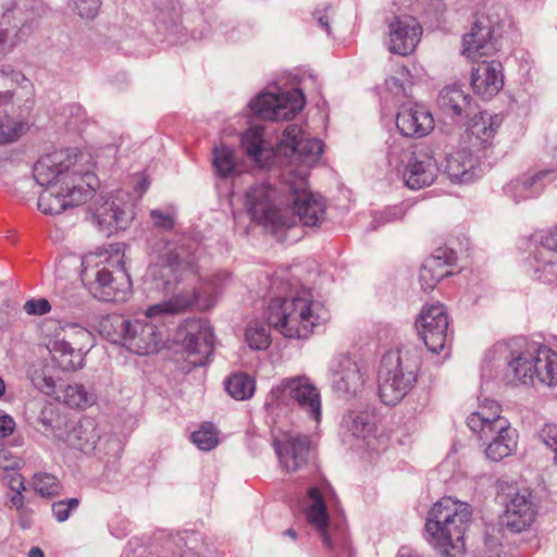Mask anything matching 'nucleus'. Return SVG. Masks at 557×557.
<instances>
[{"mask_svg": "<svg viewBox=\"0 0 557 557\" xmlns=\"http://www.w3.org/2000/svg\"><path fill=\"white\" fill-rule=\"evenodd\" d=\"M191 441L199 449L205 451L213 449L219 443L216 431L211 423H205L198 431L193 432Z\"/></svg>", "mask_w": 557, "mask_h": 557, "instance_id": "nucleus-44", "label": "nucleus"}, {"mask_svg": "<svg viewBox=\"0 0 557 557\" xmlns=\"http://www.w3.org/2000/svg\"><path fill=\"white\" fill-rule=\"evenodd\" d=\"M227 281L228 273L219 272L206 282L201 290L183 289L169 300L150 306L146 311L145 320H122L120 332L123 346L137 355H149L157 351L162 343V332L147 319L178 314L196 302L201 294L207 296L208 301L212 300L221 293Z\"/></svg>", "mask_w": 557, "mask_h": 557, "instance_id": "nucleus-2", "label": "nucleus"}, {"mask_svg": "<svg viewBox=\"0 0 557 557\" xmlns=\"http://www.w3.org/2000/svg\"><path fill=\"white\" fill-rule=\"evenodd\" d=\"M386 83H387V86L391 91H393V92L404 91L403 84L400 83V81L398 78L391 77L386 81Z\"/></svg>", "mask_w": 557, "mask_h": 557, "instance_id": "nucleus-58", "label": "nucleus"}, {"mask_svg": "<svg viewBox=\"0 0 557 557\" xmlns=\"http://www.w3.org/2000/svg\"><path fill=\"white\" fill-rule=\"evenodd\" d=\"M11 503L16 508H21L23 506V496L21 492H17L14 496H12Z\"/></svg>", "mask_w": 557, "mask_h": 557, "instance_id": "nucleus-60", "label": "nucleus"}, {"mask_svg": "<svg viewBox=\"0 0 557 557\" xmlns=\"http://www.w3.org/2000/svg\"><path fill=\"white\" fill-rule=\"evenodd\" d=\"M557 180V173L553 170H542L536 173H525L512 181L505 187V194L516 203L537 197L548 184Z\"/></svg>", "mask_w": 557, "mask_h": 557, "instance_id": "nucleus-29", "label": "nucleus"}, {"mask_svg": "<svg viewBox=\"0 0 557 557\" xmlns=\"http://www.w3.org/2000/svg\"><path fill=\"white\" fill-rule=\"evenodd\" d=\"M422 362V350L413 343H404L387 351L377 371V389L382 403L395 406L414 387Z\"/></svg>", "mask_w": 557, "mask_h": 557, "instance_id": "nucleus-5", "label": "nucleus"}, {"mask_svg": "<svg viewBox=\"0 0 557 557\" xmlns=\"http://www.w3.org/2000/svg\"><path fill=\"white\" fill-rule=\"evenodd\" d=\"M304 92L294 88L282 94L263 92L250 101L253 115L263 120H290L305 107Z\"/></svg>", "mask_w": 557, "mask_h": 557, "instance_id": "nucleus-14", "label": "nucleus"}, {"mask_svg": "<svg viewBox=\"0 0 557 557\" xmlns=\"http://www.w3.org/2000/svg\"><path fill=\"white\" fill-rule=\"evenodd\" d=\"M502 123L503 117L499 114L480 112L471 119L468 129L482 148H486L492 145Z\"/></svg>", "mask_w": 557, "mask_h": 557, "instance_id": "nucleus-35", "label": "nucleus"}, {"mask_svg": "<svg viewBox=\"0 0 557 557\" xmlns=\"http://www.w3.org/2000/svg\"><path fill=\"white\" fill-rule=\"evenodd\" d=\"M27 125L8 117V110L0 109V145L16 140L25 133Z\"/></svg>", "mask_w": 557, "mask_h": 557, "instance_id": "nucleus-41", "label": "nucleus"}, {"mask_svg": "<svg viewBox=\"0 0 557 557\" xmlns=\"http://www.w3.org/2000/svg\"><path fill=\"white\" fill-rule=\"evenodd\" d=\"M225 389L236 400H246L252 397L256 384L255 380L245 373H235L225 381Z\"/></svg>", "mask_w": 557, "mask_h": 557, "instance_id": "nucleus-40", "label": "nucleus"}, {"mask_svg": "<svg viewBox=\"0 0 557 557\" xmlns=\"http://www.w3.org/2000/svg\"><path fill=\"white\" fill-rule=\"evenodd\" d=\"M212 164L218 174L222 178L232 176L236 172L237 158L235 151L225 145L213 148Z\"/></svg>", "mask_w": 557, "mask_h": 557, "instance_id": "nucleus-39", "label": "nucleus"}, {"mask_svg": "<svg viewBox=\"0 0 557 557\" xmlns=\"http://www.w3.org/2000/svg\"><path fill=\"white\" fill-rule=\"evenodd\" d=\"M540 438L555 454L557 453V423H547L540 432Z\"/></svg>", "mask_w": 557, "mask_h": 557, "instance_id": "nucleus-55", "label": "nucleus"}, {"mask_svg": "<svg viewBox=\"0 0 557 557\" xmlns=\"http://www.w3.org/2000/svg\"><path fill=\"white\" fill-rule=\"evenodd\" d=\"M536 343L529 344L524 349L510 351L505 379L507 383L531 384L535 377L534 361L536 357Z\"/></svg>", "mask_w": 557, "mask_h": 557, "instance_id": "nucleus-31", "label": "nucleus"}, {"mask_svg": "<svg viewBox=\"0 0 557 557\" xmlns=\"http://www.w3.org/2000/svg\"><path fill=\"white\" fill-rule=\"evenodd\" d=\"M44 11L42 0H13L0 18V60L30 36Z\"/></svg>", "mask_w": 557, "mask_h": 557, "instance_id": "nucleus-10", "label": "nucleus"}, {"mask_svg": "<svg viewBox=\"0 0 557 557\" xmlns=\"http://www.w3.org/2000/svg\"><path fill=\"white\" fill-rule=\"evenodd\" d=\"M329 318L326 308L307 288L289 297L271 299L267 310L269 326L288 338H308Z\"/></svg>", "mask_w": 557, "mask_h": 557, "instance_id": "nucleus-3", "label": "nucleus"}, {"mask_svg": "<svg viewBox=\"0 0 557 557\" xmlns=\"http://www.w3.org/2000/svg\"><path fill=\"white\" fill-rule=\"evenodd\" d=\"M245 208L251 219L273 233L295 225V216H288L278 203V191L267 183L250 186L246 191Z\"/></svg>", "mask_w": 557, "mask_h": 557, "instance_id": "nucleus-11", "label": "nucleus"}, {"mask_svg": "<svg viewBox=\"0 0 557 557\" xmlns=\"http://www.w3.org/2000/svg\"><path fill=\"white\" fill-rule=\"evenodd\" d=\"M15 421L14 419L8 414V413H1L0 414V436L5 438L13 434L15 430Z\"/></svg>", "mask_w": 557, "mask_h": 557, "instance_id": "nucleus-57", "label": "nucleus"}, {"mask_svg": "<svg viewBox=\"0 0 557 557\" xmlns=\"http://www.w3.org/2000/svg\"><path fill=\"white\" fill-rule=\"evenodd\" d=\"M422 27L412 16L395 17L389 24V51L399 55L410 54L420 41Z\"/></svg>", "mask_w": 557, "mask_h": 557, "instance_id": "nucleus-26", "label": "nucleus"}, {"mask_svg": "<svg viewBox=\"0 0 557 557\" xmlns=\"http://www.w3.org/2000/svg\"><path fill=\"white\" fill-rule=\"evenodd\" d=\"M245 337L249 347L256 350L267 349L271 343L269 330L258 321L248 324Z\"/></svg>", "mask_w": 557, "mask_h": 557, "instance_id": "nucleus-43", "label": "nucleus"}, {"mask_svg": "<svg viewBox=\"0 0 557 557\" xmlns=\"http://www.w3.org/2000/svg\"><path fill=\"white\" fill-rule=\"evenodd\" d=\"M408 202H401L394 207L386 208L384 211L375 213L371 222V230L375 231L385 223L401 220L409 209Z\"/></svg>", "mask_w": 557, "mask_h": 557, "instance_id": "nucleus-45", "label": "nucleus"}, {"mask_svg": "<svg viewBox=\"0 0 557 557\" xmlns=\"http://www.w3.org/2000/svg\"><path fill=\"white\" fill-rule=\"evenodd\" d=\"M10 486L12 490L16 492H21V490H24V482L22 480L21 475H15L11 479Z\"/></svg>", "mask_w": 557, "mask_h": 557, "instance_id": "nucleus-59", "label": "nucleus"}, {"mask_svg": "<svg viewBox=\"0 0 557 557\" xmlns=\"http://www.w3.org/2000/svg\"><path fill=\"white\" fill-rule=\"evenodd\" d=\"M66 443L74 449L84 454H96L99 457L109 455L110 450L117 451L119 443L111 438H101L97 424L92 419H84L73 426L67 435Z\"/></svg>", "mask_w": 557, "mask_h": 557, "instance_id": "nucleus-21", "label": "nucleus"}, {"mask_svg": "<svg viewBox=\"0 0 557 557\" xmlns=\"http://www.w3.org/2000/svg\"><path fill=\"white\" fill-rule=\"evenodd\" d=\"M71 329L75 330V338L73 342L66 339H57L52 343L51 351L63 371H75L83 367L84 346L82 342L90 338V333L78 324H72Z\"/></svg>", "mask_w": 557, "mask_h": 557, "instance_id": "nucleus-25", "label": "nucleus"}, {"mask_svg": "<svg viewBox=\"0 0 557 557\" xmlns=\"http://www.w3.org/2000/svg\"><path fill=\"white\" fill-rule=\"evenodd\" d=\"M149 187L147 178L136 182L135 191L117 190L110 194L102 202L96 205L92 211V221L99 230L111 234L117 230H125L135 216V206Z\"/></svg>", "mask_w": 557, "mask_h": 557, "instance_id": "nucleus-9", "label": "nucleus"}, {"mask_svg": "<svg viewBox=\"0 0 557 557\" xmlns=\"http://www.w3.org/2000/svg\"><path fill=\"white\" fill-rule=\"evenodd\" d=\"M183 346L194 367H202L213 354V332L210 323L203 319L186 320L180 331Z\"/></svg>", "mask_w": 557, "mask_h": 557, "instance_id": "nucleus-16", "label": "nucleus"}, {"mask_svg": "<svg viewBox=\"0 0 557 557\" xmlns=\"http://www.w3.org/2000/svg\"><path fill=\"white\" fill-rule=\"evenodd\" d=\"M332 385L342 396H356L368 379V371L357 361L346 356H338L331 366Z\"/></svg>", "mask_w": 557, "mask_h": 557, "instance_id": "nucleus-22", "label": "nucleus"}, {"mask_svg": "<svg viewBox=\"0 0 557 557\" xmlns=\"http://www.w3.org/2000/svg\"><path fill=\"white\" fill-rule=\"evenodd\" d=\"M496 416L498 418H504L502 416V408H500V405L498 403H496L495 400H492V399H485L482 405H480V409L475 412H472L468 419H467V424L468 426L470 428V423H471V419L472 418H479L480 420L482 418L484 419H487L488 421H494V419H496Z\"/></svg>", "mask_w": 557, "mask_h": 557, "instance_id": "nucleus-47", "label": "nucleus"}, {"mask_svg": "<svg viewBox=\"0 0 557 557\" xmlns=\"http://www.w3.org/2000/svg\"><path fill=\"white\" fill-rule=\"evenodd\" d=\"M540 247L536 249H547L557 253V227L543 231L539 235Z\"/></svg>", "mask_w": 557, "mask_h": 557, "instance_id": "nucleus-54", "label": "nucleus"}, {"mask_svg": "<svg viewBox=\"0 0 557 557\" xmlns=\"http://www.w3.org/2000/svg\"><path fill=\"white\" fill-rule=\"evenodd\" d=\"M150 218L154 226L164 231H169L174 226V215L171 212L153 209L150 211Z\"/></svg>", "mask_w": 557, "mask_h": 557, "instance_id": "nucleus-53", "label": "nucleus"}, {"mask_svg": "<svg viewBox=\"0 0 557 557\" xmlns=\"http://www.w3.org/2000/svg\"><path fill=\"white\" fill-rule=\"evenodd\" d=\"M483 164L478 156L468 149H459L447 154L444 173L453 183H471L482 176Z\"/></svg>", "mask_w": 557, "mask_h": 557, "instance_id": "nucleus-27", "label": "nucleus"}, {"mask_svg": "<svg viewBox=\"0 0 557 557\" xmlns=\"http://www.w3.org/2000/svg\"><path fill=\"white\" fill-rule=\"evenodd\" d=\"M528 274L535 281L553 283L557 281V253L547 249H536L528 260Z\"/></svg>", "mask_w": 557, "mask_h": 557, "instance_id": "nucleus-34", "label": "nucleus"}, {"mask_svg": "<svg viewBox=\"0 0 557 557\" xmlns=\"http://www.w3.org/2000/svg\"><path fill=\"white\" fill-rule=\"evenodd\" d=\"M309 505L306 508L308 522L321 534L324 545L331 550L348 549V542L343 530L334 533L329 528V515L326 512L325 499L321 490L312 486L308 490Z\"/></svg>", "mask_w": 557, "mask_h": 557, "instance_id": "nucleus-18", "label": "nucleus"}, {"mask_svg": "<svg viewBox=\"0 0 557 557\" xmlns=\"http://www.w3.org/2000/svg\"><path fill=\"white\" fill-rule=\"evenodd\" d=\"M33 385L46 395H52L55 388V382L52 376L47 375L44 370H36L30 375Z\"/></svg>", "mask_w": 557, "mask_h": 557, "instance_id": "nucleus-50", "label": "nucleus"}, {"mask_svg": "<svg viewBox=\"0 0 557 557\" xmlns=\"http://www.w3.org/2000/svg\"><path fill=\"white\" fill-rule=\"evenodd\" d=\"M292 198V213L295 223L299 221L304 226H318L324 216L325 205L321 197L312 194L305 176L289 185Z\"/></svg>", "mask_w": 557, "mask_h": 557, "instance_id": "nucleus-19", "label": "nucleus"}, {"mask_svg": "<svg viewBox=\"0 0 557 557\" xmlns=\"http://www.w3.org/2000/svg\"><path fill=\"white\" fill-rule=\"evenodd\" d=\"M375 417L370 410H350L341 423L343 442L351 447H360L374 432Z\"/></svg>", "mask_w": 557, "mask_h": 557, "instance_id": "nucleus-28", "label": "nucleus"}, {"mask_svg": "<svg viewBox=\"0 0 557 557\" xmlns=\"http://www.w3.org/2000/svg\"><path fill=\"white\" fill-rule=\"evenodd\" d=\"M397 557H421L419 554L413 553L408 548H401L397 555Z\"/></svg>", "mask_w": 557, "mask_h": 557, "instance_id": "nucleus-61", "label": "nucleus"}, {"mask_svg": "<svg viewBox=\"0 0 557 557\" xmlns=\"http://www.w3.org/2000/svg\"><path fill=\"white\" fill-rule=\"evenodd\" d=\"M285 535H288L290 536L292 539H296V532L293 530V529H287L285 532H284Z\"/></svg>", "mask_w": 557, "mask_h": 557, "instance_id": "nucleus-63", "label": "nucleus"}, {"mask_svg": "<svg viewBox=\"0 0 557 557\" xmlns=\"http://www.w3.org/2000/svg\"><path fill=\"white\" fill-rule=\"evenodd\" d=\"M273 447L282 467L287 471H297L309 459L311 441L307 435L288 433L275 438Z\"/></svg>", "mask_w": 557, "mask_h": 557, "instance_id": "nucleus-23", "label": "nucleus"}, {"mask_svg": "<svg viewBox=\"0 0 557 557\" xmlns=\"http://www.w3.org/2000/svg\"><path fill=\"white\" fill-rule=\"evenodd\" d=\"M34 488L42 497H52L59 494L61 485L59 480L49 473L34 475Z\"/></svg>", "mask_w": 557, "mask_h": 557, "instance_id": "nucleus-46", "label": "nucleus"}, {"mask_svg": "<svg viewBox=\"0 0 557 557\" xmlns=\"http://www.w3.org/2000/svg\"><path fill=\"white\" fill-rule=\"evenodd\" d=\"M295 405L309 419L319 423L322 416V400L318 387L308 376L299 375L282 380L267 395L264 408L270 414Z\"/></svg>", "mask_w": 557, "mask_h": 557, "instance_id": "nucleus-7", "label": "nucleus"}, {"mask_svg": "<svg viewBox=\"0 0 557 557\" xmlns=\"http://www.w3.org/2000/svg\"><path fill=\"white\" fill-rule=\"evenodd\" d=\"M33 175L39 186L46 187L38 198V209L45 214H60L85 202L97 185L92 173L75 170L72 157L62 151L39 158Z\"/></svg>", "mask_w": 557, "mask_h": 557, "instance_id": "nucleus-1", "label": "nucleus"}, {"mask_svg": "<svg viewBox=\"0 0 557 557\" xmlns=\"http://www.w3.org/2000/svg\"><path fill=\"white\" fill-rule=\"evenodd\" d=\"M277 150L285 157L296 156L306 166H312L323 152V144L318 138H305L297 124H289L284 129Z\"/></svg>", "mask_w": 557, "mask_h": 557, "instance_id": "nucleus-20", "label": "nucleus"}, {"mask_svg": "<svg viewBox=\"0 0 557 557\" xmlns=\"http://www.w3.org/2000/svg\"><path fill=\"white\" fill-rule=\"evenodd\" d=\"M396 126L405 137H423L433 131L434 120L423 106L408 104L398 111Z\"/></svg>", "mask_w": 557, "mask_h": 557, "instance_id": "nucleus-30", "label": "nucleus"}, {"mask_svg": "<svg viewBox=\"0 0 557 557\" xmlns=\"http://www.w3.org/2000/svg\"><path fill=\"white\" fill-rule=\"evenodd\" d=\"M28 557H45L44 552L39 547H33L29 550Z\"/></svg>", "mask_w": 557, "mask_h": 557, "instance_id": "nucleus-62", "label": "nucleus"}, {"mask_svg": "<svg viewBox=\"0 0 557 557\" xmlns=\"http://www.w3.org/2000/svg\"><path fill=\"white\" fill-rule=\"evenodd\" d=\"M24 310L29 315H44L51 310V305L46 298H33L25 302Z\"/></svg>", "mask_w": 557, "mask_h": 557, "instance_id": "nucleus-52", "label": "nucleus"}, {"mask_svg": "<svg viewBox=\"0 0 557 557\" xmlns=\"http://www.w3.org/2000/svg\"><path fill=\"white\" fill-rule=\"evenodd\" d=\"M64 401L72 408H86L94 404L95 397L83 384L74 383L64 389Z\"/></svg>", "mask_w": 557, "mask_h": 557, "instance_id": "nucleus-42", "label": "nucleus"}, {"mask_svg": "<svg viewBox=\"0 0 557 557\" xmlns=\"http://www.w3.org/2000/svg\"><path fill=\"white\" fill-rule=\"evenodd\" d=\"M82 267V282L95 298L115 302L127 299L132 292V281L119 253H88L83 258Z\"/></svg>", "mask_w": 557, "mask_h": 557, "instance_id": "nucleus-6", "label": "nucleus"}, {"mask_svg": "<svg viewBox=\"0 0 557 557\" xmlns=\"http://www.w3.org/2000/svg\"><path fill=\"white\" fill-rule=\"evenodd\" d=\"M503 66L498 61H483L471 73V85L475 94L484 99L495 96L504 86Z\"/></svg>", "mask_w": 557, "mask_h": 557, "instance_id": "nucleus-32", "label": "nucleus"}, {"mask_svg": "<svg viewBox=\"0 0 557 557\" xmlns=\"http://www.w3.org/2000/svg\"><path fill=\"white\" fill-rule=\"evenodd\" d=\"M447 262L446 251H443V256H433L422 264L419 281L423 290H433L440 280L448 275V271L444 268V263Z\"/></svg>", "mask_w": 557, "mask_h": 557, "instance_id": "nucleus-38", "label": "nucleus"}, {"mask_svg": "<svg viewBox=\"0 0 557 557\" xmlns=\"http://www.w3.org/2000/svg\"><path fill=\"white\" fill-rule=\"evenodd\" d=\"M437 104L444 114L451 117L469 116L475 107L471 96L455 85L446 86L441 90Z\"/></svg>", "mask_w": 557, "mask_h": 557, "instance_id": "nucleus-33", "label": "nucleus"}, {"mask_svg": "<svg viewBox=\"0 0 557 557\" xmlns=\"http://www.w3.org/2000/svg\"><path fill=\"white\" fill-rule=\"evenodd\" d=\"M197 272L195 258L185 249L169 250L159 263L149 268L151 287L163 294L173 293L181 281L195 276Z\"/></svg>", "mask_w": 557, "mask_h": 557, "instance_id": "nucleus-13", "label": "nucleus"}, {"mask_svg": "<svg viewBox=\"0 0 557 557\" xmlns=\"http://www.w3.org/2000/svg\"><path fill=\"white\" fill-rule=\"evenodd\" d=\"M535 377L548 386H557V352L536 344Z\"/></svg>", "mask_w": 557, "mask_h": 557, "instance_id": "nucleus-36", "label": "nucleus"}, {"mask_svg": "<svg viewBox=\"0 0 557 557\" xmlns=\"http://www.w3.org/2000/svg\"><path fill=\"white\" fill-rule=\"evenodd\" d=\"M498 27L497 15L478 13L471 30L462 38V54L471 60L493 54L497 50L495 34Z\"/></svg>", "mask_w": 557, "mask_h": 557, "instance_id": "nucleus-15", "label": "nucleus"}, {"mask_svg": "<svg viewBox=\"0 0 557 557\" xmlns=\"http://www.w3.org/2000/svg\"><path fill=\"white\" fill-rule=\"evenodd\" d=\"M57 418V413L51 405L44 406L37 417V424L41 428H38L44 434L48 432H52L54 430V421Z\"/></svg>", "mask_w": 557, "mask_h": 557, "instance_id": "nucleus-51", "label": "nucleus"}, {"mask_svg": "<svg viewBox=\"0 0 557 557\" xmlns=\"http://www.w3.org/2000/svg\"><path fill=\"white\" fill-rule=\"evenodd\" d=\"M472 510L467 503L443 497L429 510L425 531L429 543L441 557L465 555V532L471 522Z\"/></svg>", "mask_w": 557, "mask_h": 557, "instance_id": "nucleus-4", "label": "nucleus"}, {"mask_svg": "<svg viewBox=\"0 0 557 557\" xmlns=\"http://www.w3.org/2000/svg\"><path fill=\"white\" fill-rule=\"evenodd\" d=\"M333 14L331 5H324L322 9H317L313 13L318 24L327 33L331 34L330 20Z\"/></svg>", "mask_w": 557, "mask_h": 557, "instance_id": "nucleus-56", "label": "nucleus"}, {"mask_svg": "<svg viewBox=\"0 0 557 557\" xmlns=\"http://www.w3.org/2000/svg\"><path fill=\"white\" fill-rule=\"evenodd\" d=\"M536 506L529 491L510 496L502 517L503 524L512 533H520L531 527L536 517Z\"/></svg>", "mask_w": 557, "mask_h": 557, "instance_id": "nucleus-24", "label": "nucleus"}, {"mask_svg": "<svg viewBox=\"0 0 557 557\" xmlns=\"http://www.w3.org/2000/svg\"><path fill=\"white\" fill-rule=\"evenodd\" d=\"M263 136V128L260 126L250 127L242 136V146L247 156L260 166L267 165V159L272 156V151L264 147Z\"/></svg>", "mask_w": 557, "mask_h": 557, "instance_id": "nucleus-37", "label": "nucleus"}, {"mask_svg": "<svg viewBox=\"0 0 557 557\" xmlns=\"http://www.w3.org/2000/svg\"><path fill=\"white\" fill-rule=\"evenodd\" d=\"M71 3L82 18L92 20L99 12L101 0H71Z\"/></svg>", "mask_w": 557, "mask_h": 557, "instance_id": "nucleus-49", "label": "nucleus"}, {"mask_svg": "<svg viewBox=\"0 0 557 557\" xmlns=\"http://www.w3.org/2000/svg\"><path fill=\"white\" fill-rule=\"evenodd\" d=\"M416 326L425 347L434 354L441 352L448 337V317L442 304L425 306Z\"/></svg>", "mask_w": 557, "mask_h": 557, "instance_id": "nucleus-17", "label": "nucleus"}, {"mask_svg": "<svg viewBox=\"0 0 557 557\" xmlns=\"http://www.w3.org/2000/svg\"><path fill=\"white\" fill-rule=\"evenodd\" d=\"M387 161L403 177L410 189L417 190L432 185L438 174L437 161L428 148H404L396 140L388 146Z\"/></svg>", "mask_w": 557, "mask_h": 557, "instance_id": "nucleus-8", "label": "nucleus"}, {"mask_svg": "<svg viewBox=\"0 0 557 557\" xmlns=\"http://www.w3.org/2000/svg\"><path fill=\"white\" fill-rule=\"evenodd\" d=\"M79 499L76 497L59 500L52 504L51 510L53 517L59 522H64L70 518L73 510L77 509Z\"/></svg>", "mask_w": 557, "mask_h": 557, "instance_id": "nucleus-48", "label": "nucleus"}, {"mask_svg": "<svg viewBox=\"0 0 557 557\" xmlns=\"http://www.w3.org/2000/svg\"><path fill=\"white\" fill-rule=\"evenodd\" d=\"M495 351H499L500 354H504L507 351V347L504 345H498L495 347Z\"/></svg>", "mask_w": 557, "mask_h": 557, "instance_id": "nucleus-64", "label": "nucleus"}, {"mask_svg": "<svg viewBox=\"0 0 557 557\" xmlns=\"http://www.w3.org/2000/svg\"><path fill=\"white\" fill-rule=\"evenodd\" d=\"M470 430L486 443L485 455L492 461H500L511 456L518 446V432L506 418L488 421L482 418H472Z\"/></svg>", "mask_w": 557, "mask_h": 557, "instance_id": "nucleus-12", "label": "nucleus"}]
</instances>
